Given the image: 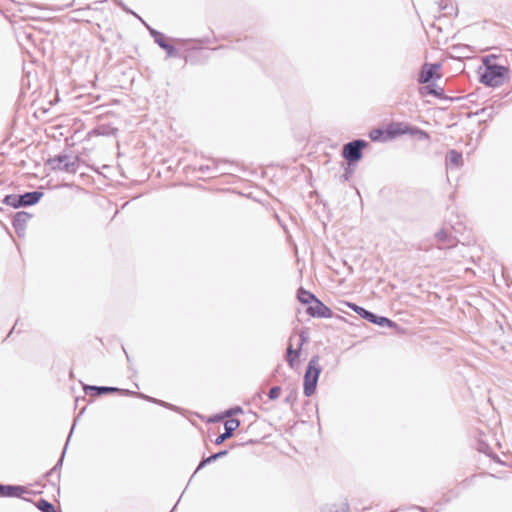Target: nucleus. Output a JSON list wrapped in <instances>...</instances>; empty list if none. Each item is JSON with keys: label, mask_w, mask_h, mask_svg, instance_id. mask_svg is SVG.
Masks as SVG:
<instances>
[{"label": "nucleus", "mask_w": 512, "mask_h": 512, "mask_svg": "<svg viewBox=\"0 0 512 512\" xmlns=\"http://www.w3.org/2000/svg\"><path fill=\"white\" fill-rule=\"evenodd\" d=\"M95 131H96L98 134H101V135L106 134L105 132H101V131H100V128L96 129Z\"/></svg>", "instance_id": "f704fd0d"}, {"label": "nucleus", "mask_w": 512, "mask_h": 512, "mask_svg": "<svg viewBox=\"0 0 512 512\" xmlns=\"http://www.w3.org/2000/svg\"><path fill=\"white\" fill-rule=\"evenodd\" d=\"M440 68V64H428L425 63L419 74L418 82L421 84L430 83V81L435 77L436 71Z\"/></svg>", "instance_id": "f8f14e48"}, {"label": "nucleus", "mask_w": 512, "mask_h": 512, "mask_svg": "<svg viewBox=\"0 0 512 512\" xmlns=\"http://www.w3.org/2000/svg\"><path fill=\"white\" fill-rule=\"evenodd\" d=\"M297 401V391L292 389L284 399V402L289 405H294Z\"/></svg>", "instance_id": "b1692460"}, {"label": "nucleus", "mask_w": 512, "mask_h": 512, "mask_svg": "<svg viewBox=\"0 0 512 512\" xmlns=\"http://www.w3.org/2000/svg\"><path fill=\"white\" fill-rule=\"evenodd\" d=\"M85 393L94 392V395L100 396L107 393H121L123 395L133 396L135 394L134 391L128 389H120L117 387H109V386H94V385H85L84 386Z\"/></svg>", "instance_id": "1a4fd4ad"}, {"label": "nucleus", "mask_w": 512, "mask_h": 512, "mask_svg": "<svg viewBox=\"0 0 512 512\" xmlns=\"http://www.w3.org/2000/svg\"><path fill=\"white\" fill-rule=\"evenodd\" d=\"M200 170L204 172L206 170H209V167L208 166H206V167L201 166Z\"/></svg>", "instance_id": "72a5a7b5"}, {"label": "nucleus", "mask_w": 512, "mask_h": 512, "mask_svg": "<svg viewBox=\"0 0 512 512\" xmlns=\"http://www.w3.org/2000/svg\"><path fill=\"white\" fill-rule=\"evenodd\" d=\"M435 237L439 242H445L448 239V233L442 229L435 234Z\"/></svg>", "instance_id": "cd10ccee"}, {"label": "nucleus", "mask_w": 512, "mask_h": 512, "mask_svg": "<svg viewBox=\"0 0 512 512\" xmlns=\"http://www.w3.org/2000/svg\"><path fill=\"white\" fill-rule=\"evenodd\" d=\"M316 298L317 297L313 293L305 290L302 287L299 288L298 291H297V299L302 304H309V305H311Z\"/></svg>", "instance_id": "a211bd4d"}, {"label": "nucleus", "mask_w": 512, "mask_h": 512, "mask_svg": "<svg viewBox=\"0 0 512 512\" xmlns=\"http://www.w3.org/2000/svg\"><path fill=\"white\" fill-rule=\"evenodd\" d=\"M300 353V348L293 349L291 345L287 348L286 360L291 368H294L295 360L300 356Z\"/></svg>", "instance_id": "aec40b11"}, {"label": "nucleus", "mask_w": 512, "mask_h": 512, "mask_svg": "<svg viewBox=\"0 0 512 512\" xmlns=\"http://www.w3.org/2000/svg\"><path fill=\"white\" fill-rule=\"evenodd\" d=\"M484 72L481 73L480 81L489 87H499L504 84L508 75V68L493 63L487 57L484 60Z\"/></svg>", "instance_id": "f257e3e1"}, {"label": "nucleus", "mask_w": 512, "mask_h": 512, "mask_svg": "<svg viewBox=\"0 0 512 512\" xmlns=\"http://www.w3.org/2000/svg\"><path fill=\"white\" fill-rule=\"evenodd\" d=\"M28 493V489L21 485H4L0 484L1 497L22 498L23 494Z\"/></svg>", "instance_id": "9b49d317"}, {"label": "nucleus", "mask_w": 512, "mask_h": 512, "mask_svg": "<svg viewBox=\"0 0 512 512\" xmlns=\"http://www.w3.org/2000/svg\"><path fill=\"white\" fill-rule=\"evenodd\" d=\"M372 141H379L382 139L383 131L381 129H374L369 134Z\"/></svg>", "instance_id": "bb28decb"}, {"label": "nucleus", "mask_w": 512, "mask_h": 512, "mask_svg": "<svg viewBox=\"0 0 512 512\" xmlns=\"http://www.w3.org/2000/svg\"><path fill=\"white\" fill-rule=\"evenodd\" d=\"M240 426L238 419H229L224 424V432L215 439V444L220 445L233 436L234 431Z\"/></svg>", "instance_id": "9d476101"}, {"label": "nucleus", "mask_w": 512, "mask_h": 512, "mask_svg": "<svg viewBox=\"0 0 512 512\" xmlns=\"http://www.w3.org/2000/svg\"><path fill=\"white\" fill-rule=\"evenodd\" d=\"M79 157L59 154L47 160V165L52 170L65 171L68 173H76L79 167Z\"/></svg>", "instance_id": "20e7f679"}, {"label": "nucleus", "mask_w": 512, "mask_h": 512, "mask_svg": "<svg viewBox=\"0 0 512 512\" xmlns=\"http://www.w3.org/2000/svg\"><path fill=\"white\" fill-rule=\"evenodd\" d=\"M306 313L317 318H331L333 316L332 310L318 298L307 307Z\"/></svg>", "instance_id": "6e6552de"}, {"label": "nucleus", "mask_w": 512, "mask_h": 512, "mask_svg": "<svg viewBox=\"0 0 512 512\" xmlns=\"http://www.w3.org/2000/svg\"><path fill=\"white\" fill-rule=\"evenodd\" d=\"M319 361V356L314 355L307 364L303 384V392L307 397L312 396L316 391L318 379L322 371Z\"/></svg>", "instance_id": "f03ea898"}, {"label": "nucleus", "mask_w": 512, "mask_h": 512, "mask_svg": "<svg viewBox=\"0 0 512 512\" xmlns=\"http://www.w3.org/2000/svg\"><path fill=\"white\" fill-rule=\"evenodd\" d=\"M421 94L433 95L439 99H444V89L434 83H427L425 87L420 90Z\"/></svg>", "instance_id": "2eb2a0df"}, {"label": "nucleus", "mask_w": 512, "mask_h": 512, "mask_svg": "<svg viewBox=\"0 0 512 512\" xmlns=\"http://www.w3.org/2000/svg\"><path fill=\"white\" fill-rule=\"evenodd\" d=\"M17 324H18V321H16L15 325L13 326V328L9 331V334H8L7 337H9L14 332L15 327L17 326Z\"/></svg>", "instance_id": "2f4dec72"}, {"label": "nucleus", "mask_w": 512, "mask_h": 512, "mask_svg": "<svg viewBox=\"0 0 512 512\" xmlns=\"http://www.w3.org/2000/svg\"><path fill=\"white\" fill-rule=\"evenodd\" d=\"M462 153L457 150H450L446 155V166H460L462 165Z\"/></svg>", "instance_id": "f3484780"}, {"label": "nucleus", "mask_w": 512, "mask_h": 512, "mask_svg": "<svg viewBox=\"0 0 512 512\" xmlns=\"http://www.w3.org/2000/svg\"><path fill=\"white\" fill-rule=\"evenodd\" d=\"M347 306L351 308L354 312H356L359 316H361L363 319L367 320L370 323L379 325L381 327H396L397 324L390 320L387 317L376 315L375 313L358 306L354 303H347Z\"/></svg>", "instance_id": "423d86ee"}, {"label": "nucleus", "mask_w": 512, "mask_h": 512, "mask_svg": "<svg viewBox=\"0 0 512 512\" xmlns=\"http://www.w3.org/2000/svg\"><path fill=\"white\" fill-rule=\"evenodd\" d=\"M368 146V142L363 139H356L344 144L342 156L351 165L360 161L363 157V149Z\"/></svg>", "instance_id": "39448f33"}, {"label": "nucleus", "mask_w": 512, "mask_h": 512, "mask_svg": "<svg viewBox=\"0 0 512 512\" xmlns=\"http://www.w3.org/2000/svg\"><path fill=\"white\" fill-rule=\"evenodd\" d=\"M308 340V337L305 335V332H302L300 334V339H299V344H298V348H300V350L302 349V346L304 345V343Z\"/></svg>", "instance_id": "c756f323"}, {"label": "nucleus", "mask_w": 512, "mask_h": 512, "mask_svg": "<svg viewBox=\"0 0 512 512\" xmlns=\"http://www.w3.org/2000/svg\"><path fill=\"white\" fill-rule=\"evenodd\" d=\"M343 177H344V179H345V180H347V179H348V174H347V173H345V174L343 175Z\"/></svg>", "instance_id": "c9c22d12"}, {"label": "nucleus", "mask_w": 512, "mask_h": 512, "mask_svg": "<svg viewBox=\"0 0 512 512\" xmlns=\"http://www.w3.org/2000/svg\"><path fill=\"white\" fill-rule=\"evenodd\" d=\"M227 454H228L227 450H221V451H219L217 453H214V454H212V455H210L208 457L203 458L200 461V463L198 464L194 474L197 473L202 468H204L206 465H208V464H210V463H212V462H214V461H216V460L226 456Z\"/></svg>", "instance_id": "dca6fc26"}, {"label": "nucleus", "mask_w": 512, "mask_h": 512, "mask_svg": "<svg viewBox=\"0 0 512 512\" xmlns=\"http://www.w3.org/2000/svg\"><path fill=\"white\" fill-rule=\"evenodd\" d=\"M417 131H418L422 136H424V137H426V138L428 137V134H427L426 132L421 131V130H417Z\"/></svg>", "instance_id": "473e14b6"}, {"label": "nucleus", "mask_w": 512, "mask_h": 512, "mask_svg": "<svg viewBox=\"0 0 512 512\" xmlns=\"http://www.w3.org/2000/svg\"><path fill=\"white\" fill-rule=\"evenodd\" d=\"M44 193L40 191L25 192L24 194H9L3 199V203L15 209L32 206L40 201Z\"/></svg>", "instance_id": "7ed1b4c3"}, {"label": "nucleus", "mask_w": 512, "mask_h": 512, "mask_svg": "<svg viewBox=\"0 0 512 512\" xmlns=\"http://www.w3.org/2000/svg\"><path fill=\"white\" fill-rule=\"evenodd\" d=\"M241 412H242V408L239 407V406H236L234 408H231V409L227 410L225 412V416L230 417V416H232L234 414L241 413Z\"/></svg>", "instance_id": "c85d7f7f"}, {"label": "nucleus", "mask_w": 512, "mask_h": 512, "mask_svg": "<svg viewBox=\"0 0 512 512\" xmlns=\"http://www.w3.org/2000/svg\"><path fill=\"white\" fill-rule=\"evenodd\" d=\"M72 432H73V428L71 429L70 431V434L68 436V439H67V442H66V445L64 447V450L61 454V457L60 459L58 460V462L56 463V465L46 474V477L48 478V481H51V478L52 477H56L57 480H59L60 478V473H59V468L62 466V463H63V459H64V456H65V452H66V448H67V445H68V442L70 440V437L72 435Z\"/></svg>", "instance_id": "4468645a"}, {"label": "nucleus", "mask_w": 512, "mask_h": 512, "mask_svg": "<svg viewBox=\"0 0 512 512\" xmlns=\"http://www.w3.org/2000/svg\"><path fill=\"white\" fill-rule=\"evenodd\" d=\"M397 128L390 127L387 129V135L388 137H394L395 135L404 134L407 132V129H401V124L398 123Z\"/></svg>", "instance_id": "5701e85b"}, {"label": "nucleus", "mask_w": 512, "mask_h": 512, "mask_svg": "<svg viewBox=\"0 0 512 512\" xmlns=\"http://www.w3.org/2000/svg\"><path fill=\"white\" fill-rule=\"evenodd\" d=\"M133 396H136V397H139V398H142L146 401H149L151 403H155V404H158L160 406H163L165 408H168V409H171V410H176V407L170 403H167L165 401H162V400H159V399H156V398H153L151 396H148V395H145L143 393H138V392H135V394Z\"/></svg>", "instance_id": "6ab92c4d"}, {"label": "nucleus", "mask_w": 512, "mask_h": 512, "mask_svg": "<svg viewBox=\"0 0 512 512\" xmlns=\"http://www.w3.org/2000/svg\"><path fill=\"white\" fill-rule=\"evenodd\" d=\"M141 22L146 26L150 35L153 37L154 41L166 51L168 57H177L178 50L171 44L166 41V37L163 33L157 31L154 28H151L143 19Z\"/></svg>", "instance_id": "0eeeda50"}, {"label": "nucleus", "mask_w": 512, "mask_h": 512, "mask_svg": "<svg viewBox=\"0 0 512 512\" xmlns=\"http://www.w3.org/2000/svg\"><path fill=\"white\" fill-rule=\"evenodd\" d=\"M35 505L41 512H57L54 505L43 498L39 499Z\"/></svg>", "instance_id": "412c9836"}, {"label": "nucleus", "mask_w": 512, "mask_h": 512, "mask_svg": "<svg viewBox=\"0 0 512 512\" xmlns=\"http://www.w3.org/2000/svg\"><path fill=\"white\" fill-rule=\"evenodd\" d=\"M491 112H492V107H489V108H483L480 113L487 114L488 116H491Z\"/></svg>", "instance_id": "7c9ffc66"}, {"label": "nucleus", "mask_w": 512, "mask_h": 512, "mask_svg": "<svg viewBox=\"0 0 512 512\" xmlns=\"http://www.w3.org/2000/svg\"><path fill=\"white\" fill-rule=\"evenodd\" d=\"M281 393V387L280 386H274L272 387L268 392V398L270 400H276Z\"/></svg>", "instance_id": "393cba45"}, {"label": "nucleus", "mask_w": 512, "mask_h": 512, "mask_svg": "<svg viewBox=\"0 0 512 512\" xmlns=\"http://www.w3.org/2000/svg\"><path fill=\"white\" fill-rule=\"evenodd\" d=\"M30 218L31 215L25 211H20L15 214L12 224L19 236L24 233L27 222L30 220Z\"/></svg>", "instance_id": "ddd939ff"}, {"label": "nucleus", "mask_w": 512, "mask_h": 512, "mask_svg": "<svg viewBox=\"0 0 512 512\" xmlns=\"http://www.w3.org/2000/svg\"><path fill=\"white\" fill-rule=\"evenodd\" d=\"M113 2L119 7H121L125 12L133 14L140 21L142 20V18L139 15H137L135 12H133L127 6H125V4L121 0H113Z\"/></svg>", "instance_id": "a878e982"}, {"label": "nucleus", "mask_w": 512, "mask_h": 512, "mask_svg": "<svg viewBox=\"0 0 512 512\" xmlns=\"http://www.w3.org/2000/svg\"><path fill=\"white\" fill-rule=\"evenodd\" d=\"M477 450L481 453H484L490 457H492L493 459L497 460L498 462H500V460L498 459V457L496 455H492L491 454V449L490 447L488 446V444H486L485 442L483 441H479L478 443V447H477Z\"/></svg>", "instance_id": "4be33fe9"}]
</instances>
